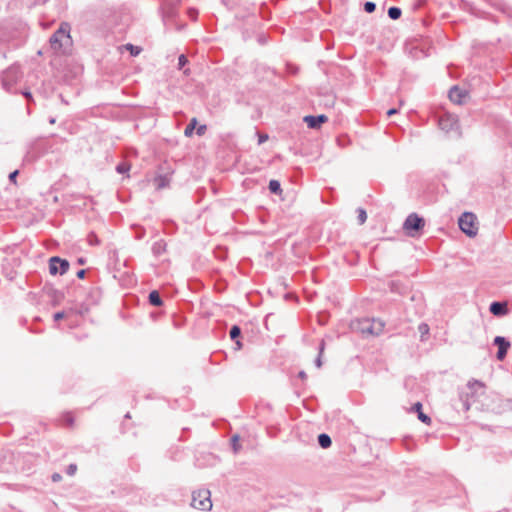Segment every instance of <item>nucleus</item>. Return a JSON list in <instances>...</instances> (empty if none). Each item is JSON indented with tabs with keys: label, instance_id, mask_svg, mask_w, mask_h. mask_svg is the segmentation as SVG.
<instances>
[{
	"label": "nucleus",
	"instance_id": "f257e3e1",
	"mask_svg": "<svg viewBox=\"0 0 512 512\" xmlns=\"http://www.w3.org/2000/svg\"><path fill=\"white\" fill-rule=\"evenodd\" d=\"M70 32L71 25L68 22H62L59 28L50 37L49 43L52 50L67 53L72 47Z\"/></svg>",
	"mask_w": 512,
	"mask_h": 512
},
{
	"label": "nucleus",
	"instance_id": "f03ea898",
	"mask_svg": "<svg viewBox=\"0 0 512 512\" xmlns=\"http://www.w3.org/2000/svg\"><path fill=\"white\" fill-rule=\"evenodd\" d=\"M384 322L380 319H356L351 322L352 330L361 333L363 336H379L384 329Z\"/></svg>",
	"mask_w": 512,
	"mask_h": 512
},
{
	"label": "nucleus",
	"instance_id": "7ed1b4c3",
	"mask_svg": "<svg viewBox=\"0 0 512 512\" xmlns=\"http://www.w3.org/2000/svg\"><path fill=\"white\" fill-rule=\"evenodd\" d=\"M476 220L477 218L472 212H464L458 220L459 228L468 237H474L478 232Z\"/></svg>",
	"mask_w": 512,
	"mask_h": 512
},
{
	"label": "nucleus",
	"instance_id": "20e7f679",
	"mask_svg": "<svg viewBox=\"0 0 512 512\" xmlns=\"http://www.w3.org/2000/svg\"><path fill=\"white\" fill-rule=\"evenodd\" d=\"M191 505L199 510H210L212 508V502L210 499V491L206 489L198 490L192 494Z\"/></svg>",
	"mask_w": 512,
	"mask_h": 512
},
{
	"label": "nucleus",
	"instance_id": "39448f33",
	"mask_svg": "<svg viewBox=\"0 0 512 512\" xmlns=\"http://www.w3.org/2000/svg\"><path fill=\"white\" fill-rule=\"evenodd\" d=\"M425 221L422 217H419L416 213H411L403 224V229L409 236H414L417 232L423 229Z\"/></svg>",
	"mask_w": 512,
	"mask_h": 512
},
{
	"label": "nucleus",
	"instance_id": "423d86ee",
	"mask_svg": "<svg viewBox=\"0 0 512 512\" xmlns=\"http://www.w3.org/2000/svg\"><path fill=\"white\" fill-rule=\"evenodd\" d=\"M69 262L66 259H62L58 256H53L49 260V272L52 275L65 274L69 269Z\"/></svg>",
	"mask_w": 512,
	"mask_h": 512
},
{
	"label": "nucleus",
	"instance_id": "0eeeda50",
	"mask_svg": "<svg viewBox=\"0 0 512 512\" xmlns=\"http://www.w3.org/2000/svg\"><path fill=\"white\" fill-rule=\"evenodd\" d=\"M493 344L498 347V351L496 353L497 360L503 361L511 347L510 341L503 336H496L493 340Z\"/></svg>",
	"mask_w": 512,
	"mask_h": 512
},
{
	"label": "nucleus",
	"instance_id": "6e6552de",
	"mask_svg": "<svg viewBox=\"0 0 512 512\" xmlns=\"http://www.w3.org/2000/svg\"><path fill=\"white\" fill-rule=\"evenodd\" d=\"M489 312L496 317H504L509 314L508 303L506 301H494L489 306Z\"/></svg>",
	"mask_w": 512,
	"mask_h": 512
},
{
	"label": "nucleus",
	"instance_id": "1a4fd4ad",
	"mask_svg": "<svg viewBox=\"0 0 512 512\" xmlns=\"http://www.w3.org/2000/svg\"><path fill=\"white\" fill-rule=\"evenodd\" d=\"M178 16V11L175 5L169 4L163 9V22L166 27L172 25L175 18Z\"/></svg>",
	"mask_w": 512,
	"mask_h": 512
},
{
	"label": "nucleus",
	"instance_id": "9d476101",
	"mask_svg": "<svg viewBox=\"0 0 512 512\" xmlns=\"http://www.w3.org/2000/svg\"><path fill=\"white\" fill-rule=\"evenodd\" d=\"M304 122L307 124V126L311 129H318L321 127L323 123H325L328 118L324 114L313 116L308 115L304 117Z\"/></svg>",
	"mask_w": 512,
	"mask_h": 512
},
{
	"label": "nucleus",
	"instance_id": "9b49d317",
	"mask_svg": "<svg viewBox=\"0 0 512 512\" xmlns=\"http://www.w3.org/2000/svg\"><path fill=\"white\" fill-rule=\"evenodd\" d=\"M457 126V120L452 115H445L439 118V127L441 130L449 132Z\"/></svg>",
	"mask_w": 512,
	"mask_h": 512
},
{
	"label": "nucleus",
	"instance_id": "f8f14e48",
	"mask_svg": "<svg viewBox=\"0 0 512 512\" xmlns=\"http://www.w3.org/2000/svg\"><path fill=\"white\" fill-rule=\"evenodd\" d=\"M466 97L467 92L463 89H460L458 86H453L449 90V99L456 104H462Z\"/></svg>",
	"mask_w": 512,
	"mask_h": 512
},
{
	"label": "nucleus",
	"instance_id": "ddd939ff",
	"mask_svg": "<svg viewBox=\"0 0 512 512\" xmlns=\"http://www.w3.org/2000/svg\"><path fill=\"white\" fill-rule=\"evenodd\" d=\"M148 300L152 306L159 307L163 304L162 298L159 292L156 290H153L149 293Z\"/></svg>",
	"mask_w": 512,
	"mask_h": 512
},
{
	"label": "nucleus",
	"instance_id": "4468645a",
	"mask_svg": "<svg viewBox=\"0 0 512 512\" xmlns=\"http://www.w3.org/2000/svg\"><path fill=\"white\" fill-rule=\"evenodd\" d=\"M229 335H230V338L232 340H235L236 341V345L238 348H241L242 344L241 342L238 340V338L240 337L241 335V329L239 326L237 325H233L230 329V332H229Z\"/></svg>",
	"mask_w": 512,
	"mask_h": 512
},
{
	"label": "nucleus",
	"instance_id": "2eb2a0df",
	"mask_svg": "<svg viewBox=\"0 0 512 512\" xmlns=\"http://www.w3.org/2000/svg\"><path fill=\"white\" fill-rule=\"evenodd\" d=\"M318 444L320 447L327 449L331 446L332 440L331 437L326 433H321L318 436Z\"/></svg>",
	"mask_w": 512,
	"mask_h": 512
},
{
	"label": "nucleus",
	"instance_id": "dca6fc26",
	"mask_svg": "<svg viewBox=\"0 0 512 512\" xmlns=\"http://www.w3.org/2000/svg\"><path fill=\"white\" fill-rule=\"evenodd\" d=\"M268 188H269L270 192L273 194H281V192H282L281 185L278 180H274V179L270 180Z\"/></svg>",
	"mask_w": 512,
	"mask_h": 512
},
{
	"label": "nucleus",
	"instance_id": "f3484780",
	"mask_svg": "<svg viewBox=\"0 0 512 512\" xmlns=\"http://www.w3.org/2000/svg\"><path fill=\"white\" fill-rule=\"evenodd\" d=\"M402 11L399 7L392 6L388 9V16L392 20H397L401 17Z\"/></svg>",
	"mask_w": 512,
	"mask_h": 512
},
{
	"label": "nucleus",
	"instance_id": "a211bd4d",
	"mask_svg": "<svg viewBox=\"0 0 512 512\" xmlns=\"http://www.w3.org/2000/svg\"><path fill=\"white\" fill-rule=\"evenodd\" d=\"M155 184L159 189L165 188L169 185V178L167 176L160 175L155 178Z\"/></svg>",
	"mask_w": 512,
	"mask_h": 512
},
{
	"label": "nucleus",
	"instance_id": "6ab92c4d",
	"mask_svg": "<svg viewBox=\"0 0 512 512\" xmlns=\"http://www.w3.org/2000/svg\"><path fill=\"white\" fill-rule=\"evenodd\" d=\"M324 349H325V341L324 340H321L320 344H319V347H318V350H319V353H318V356L315 360V365L320 368L322 366V354L324 352Z\"/></svg>",
	"mask_w": 512,
	"mask_h": 512
},
{
	"label": "nucleus",
	"instance_id": "aec40b11",
	"mask_svg": "<svg viewBox=\"0 0 512 512\" xmlns=\"http://www.w3.org/2000/svg\"><path fill=\"white\" fill-rule=\"evenodd\" d=\"M196 124H197V120H196V118H193L185 128V131H184L185 136H187V137L192 136Z\"/></svg>",
	"mask_w": 512,
	"mask_h": 512
},
{
	"label": "nucleus",
	"instance_id": "412c9836",
	"mask_svg": "<svg viewBox=\"0 0 512 512\" xmlns=\"http://www.w3.org/2000/svg\"><path fill=\"white\" fill-rule=\"evenodd\" d=\"M357 213H358V217H357L358 223L360 225H363L367 220V213L363 208H358Z\"/></svg>",
	"mask_w": 512,
	"mask_h": 512
},
{
	"label": "nucleus",
	"instance_id": "4be33fe9",
	"mask_svg": "<svg viewBox=\"0 0 512 512\" xmlns=\"http://www.w3.org/2000/svg\"><path fill=\"white\" fill-rule=\"evenodd\" d=\"M418 330L421 334V340H424V336L429 333V326L425 323H421L418 327Z\"/></svg>",
	"mask_w": 512,
	"mask_h": 512
},
{
	"label": "nucleus",
	"instance_id": "5701e85b",
	"mask_svg": "<svg viewBox=\"0 0 512 512\" xmlns=\"http://www.w3.org/2000/svg\"><path fill=\"white\" fill-rule=\"evenodd\" d=\"M87 240L90 245H98L99 244V239L94 232H90L88 234Z\"/></svg>",
	"mask_w": 512,
	"mask_h": 512
},
{
	"label": "nucleus",
	"instance_id": "b1692460",
	"mask_svg": "<svg viewBox=\"0 0 512 512\" xmlns=\"http://www.w3.org/2000/svg\"><path fill=\"white\" fill-rule=\"evenodd\" d=\"M375 9H376V4L374 2H371V1L365 2V4H364L365 12L373 13L375 11Z\"/></svg>",
	"mask_w": 512,
	"mask_h": 512
},
{
	"label": "nucleus",
	"instance_id": "393cba45",
	"mask_svg": "<svg viewBox=\"0 0 512 512\" xmlns=\"http://www.w3.org/2000/svg\"><path fill=\"white\" fill-rule=\"evenodd\" d=\"M501 407L504 410L512 411V399H504L501 401Z\"/></svg>",
	"mask_w": 512,
	"mask_h": 512
},
{
	"label": "nucleus",
	"instance_id": "a878e982",
	"mask_svg": "<svg viewBox=\"0 0 512 512\" xmlns=\"http://www.w3.org/2000/svg\"><path fill=\"white\" fill-rule=\"evenodd\" d=\"M126 48L130 51L131 55H133V56H137L141 51V49L139 47L134 46L132 44H127Z\"/></svg>",
	"mask_w": 512,
	"mask_h": 512
},
{
	"label": "nucleus",
	"instance_id": "bb28decb",
	"mask_svg": "<svg viewBox=\"0 0 512 512\" xmlns=\"http://www.w3.org/2000/svg\"><path fill=\"white\" fill-rule=\"evenodd\" d=\"M188 63V59L184 54L178 57V69H182Z\"/></svg>",
	"mask_w": 512,
	"mask_h": 512
},
{
	"label": "nucleus",
	"instance_id": "cd10ccee",
	"mask_svg": "<svg viewBox=\"0 0 512 512\" xmlns=\"http://www.w3.org/2000/svg\"><path fill=\"white\" fill-rule=\"evenodd\" d=\"M418 419L425 424H429L431 422V418L422 411H419Z\"/></svg>",
	"mask_w": 512,
	"mask_h": 512
},
{
	"label": "nucleus",
	"instance_id": "c85d7f7f",
	"mask_svg": "<svg viewBox=\"0 0 512 512\" xmlns=\"http://www.w3.org/2000/svg\"><path fill=\"white\" fill-rule=\"evenodd\" d=\"M129 168H130V167H129V165H127V164H125V163H120V164H118V165H117V167H116V171H117L118 173H121V174H122V173L127 172V171L129 170Z\"/></svg>",
	"mask_w": 512,
	"mask_h": 512
},
{
	"label": "nucleus",
	"instance_id": "c756f323",
	"mask_svg": "<svg viewBox=\"0 0 512 512\" xmlns=\"http://www.w3.org/2000/svg\"><path fill=\"white\" fill-rule=\"evenodd\" d=\"M238 440H239V436L238 435H234L231 438L232 447H233L234 452H237L239 450Z\"/></svg>",
	"mask_w": 512,
	"mask_h": 512
},
{
	"label": "nucleus",
	"instance_id": "7c9ffc66",
	"mask_svg": "<svg viewBox=\"0 0 512 512\" xmlns=\"http://www.w3.org/2000/svg\"><path fill=\"white\" fill-rule=\"evenodd\" d=\"M77 471V465L76 464H70L67 469H66V473L69 475V476H73Z\"/></svg>",
	"mask_w": 512,
	"mask_h": 512
},
{
	"label": "nucleus",
	"instance_id": "2f4dec72",
	"mask_svg": "<svg viewBox=\"0 0 512 512\" xmlns=\"http://www.w3.org/2000/svg\"><path fill=\"white\" fill-rule=\"evenodd\" d=\"M188 15H189V17H190L191 19L196 20L197 15H198V11H197L196 9H194V8H190V9L188 10Z\"/></svg>",
	"mask_w": 512,
	"mask_h": 512
},
{
	"label": "nucleus",
	"instance_id": "473e14b6",
	"mask_svg": "<svg viewBox=\"0 0 512 512\" xmlns=\"http://www.w3.org/2000/svg\"><path fill=\"white\" fill-rule=\"evenodd\" d=\"M18 174H19V171H18V170H15V171L11 172V173L9 174V180H10V182H12V183H16V178H17Z\"/></svg>",
	"mask_w": 512,
	"mask_h": 512
},
{
	"label": "nucleus",
	"instance_id": "72a5a7b5",
	"mask_svg": "<svg viewBox=\"0 0 512 512\" xmlns=\"http://www.w3.org/2000/svg\"><path fill=\"white\" fill-rule=\"evenodd\" d=\"M53 317H54L55 321L61 320L65 317V312L64 311L56 312Z\"/></svg>",
	"mask_w": 512,
	"mask_h": 512
},
{
	"label": "nucleus",
	"instance_id": "f704fd0d",
	"mask_svg": "<svg viewBox=\"0 0 512 512\" xmlns=\"http://www.w3.org/2000/svg\"><path fill=\"white\" fill-rule=\"evenodd\" d=\"M206 129H207L206 125H200V126L197 128L196 133H197L199 136H201V135H203V134L205 133Z\"/></svg>",
	"mask_w": 512,
	"mask_h": 512
},
{
	"label": "nucleus",
	"instance_id": "c9c22d12",
	"mask_svg": "<svg viewBox=\"0 0 512 512\" xmlns=\"http://www.w3.org/2000/svg\"><path fill=\"white\" fill-rule=\"evenodd\" d=\"M267 140H268V135L267 134H259V138H258V143L259 144H263Z\"/></svg>",
	"mask_w": 512,
	"mask_h": 512
},
{
	"label": "nucleus",
	"instance_id": "e433bc0d",
	"mask_svg": "<svg viewBox=\"0 0 512 512\" xmlns=\"http://www.w3.org/2000/svg\"><path fill=\"white\" fill-rule=\"evenodd\" d=\"M65 422L68 426H72L74 420L73 417L70 414L65 415Z\"/></svg>",
	"mask_w": 512,
	"mask_h": 512
},
{
	"label": "nucleus",
	"instance_id": "4c0bfd02",
	"mask_svg": "<svg viewBox=\"0 0 512 512\" xmlns=\"http://www.w3.org/2000/svg\"><path fill=\"white\" fill-rule=\"evenodd\" d=\"M51 479L53 482H59L62 479V476L59 473H53Z\"/></svg>",
	"mask_w": 512,
	"mask_h": 512
},
{
	"label": "nucleus",
	"instance_id": "58836bf2",
	"mask_svg": "<svg viewBox=\"0 0 512 512\" xmlns=\"http://www.w3.org/2000/svg\"><path fill=\"white\" fill-rule=\"evenodd\" d=\"M85 274H86V270L81 269V270H79V271L77 272V274H76V275H77V277H78L79 279H83V278L85 277Z\"/></svg>",
	"mask_w": 512,
	"mask_h": 512
},
{
	"label": "nucleus",
	"instance_id": "ea45409f",
	"mask_svg": "<svg viewBox=\"0 0 512 512\" xmlns=\"http://www.w3.org/2000/svg\"><path fill=\"white\" fill-rule=\"evenodd\" d=\"M473 385H479V386H483V384L480 382V381H477V380H473V381H469L468 382V386L471 388Z\"/></svg>",
	"mask_w": 512,
	"mask_h": 512
},
{
	"label": "nucleus",
	"instance_id": "a19ab883",
	"mask_svg": "<svg viewBox=\"0 0 512 512\" xmlns=\"http://www.w3.org/2000/svg\"><path fill=\"white\" fill-rule=\"evenodd\" d=\"M413 408L415 409V411H417V413H419V411H422V404L420 402H417L414 404Z\"/></svg>",
	"mask_w": 512,
	"mask_h": 512
},
{
	"label": "nucleus",
	"instance_id": "79ce46f5",
	"mask_svg": "<svg viewBox=\"0 0 512 512\" xmlns=\"http://www.w3.org/2000/svg\"><path fill=\"white\" fill-rule=\"evenodd\" d=\"M397 112H398V111H397V109H396V108H391V109H389V110L387 111V116H389V117H390V116H392V115L396 114Z\"/></svg>",
	"mask_w": 512,
	"mask_h": 512
},
{
	"label": "nucleus",
	"instance_id": "37998d69",
	"mask_svg": "<svg viewBox=\"0 0 512 512\" xmlns=\"http://www.w3.org/2000/svg\"><path fill=\"white\" fill-rule=\"evenodd\" d=\"M22 94H23V96H24L25 98H27L28 100H32V94H31V92H29V91H24Z\"/></svg>",
	"mask_w": 512,
	"mask_h": 512
},
{
	"label": "nucleus",
	"instance_id": "c03bdc74",
	"mask_svg": "<svg viewBox=\"0 0 512 512\" xmlns=\"http://www.w3.org/2000/svg\"><path fill=\"white\" fill-rule=\"evenodd\" d=\"M299 378L301 379H306L307 375L304 371H300L299 374H298Z\"/></svg>",
	"mask_w": 512,
	"mask_h": 512
},
{
	"label": "nucleus",
	"instance_id": "a18cd8bd",
	"mask_svg": "<svg viewBox=\"0 0 512 512\" xmlns=\"http://www.w3.org/2000/svg\"><path fill=\"white\" fill-rule=\"evenodd\" d=\"M78 263H79V264H81V265H83V264L85 263V260H84V259H82V258H80V259L78 260Z\"/></svg>",
	"mask_w": 512,
	"mask_h": 512
},
{
	"label": "nucleus",
	"instance_id": "49530a36",
	"mask_svg": "<svg viewBox=\"0 0 512 512\" xmlns=\"http://www.w3.org/2000/svg\"><path fill=\"white\" fill-rule=\"evenodd\" d=\"M189 72H190V70H189V69H186V70L184 71V73H185L186 75H188V74H189Z\"/></svg>",
	"mask_w": 512,
	"mask_h": 512
},
{
	"label": "nucleus",
	"instance_id": "de8ad7c7",
	"mask_svg": "<svg viewBox=\"0 0 512 512\" xmlns=\"http://www.w3.org/2000/svg\"><path fill=\"white\" fill-rule=\"evenodd\" d=\"M465 409L468 410L469 409V405L468 404H465Z\"/></svg>",
	"mask_w": 512,
	"mask_h": 512
}]
</instances>
